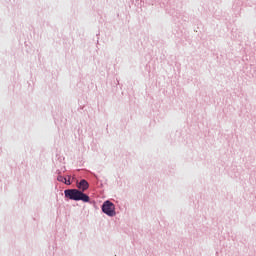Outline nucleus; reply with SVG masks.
<instances>
[{"label":"nucleus","mask_w":256,"mask_h":256,"mask_svg":"<svg viewBox=\"0 0 256 256\" xmlns=\"http://www.w3.org/2000/svg\"><path fill=\"white\" fill-rule=\"evenodd\" d=\"M57 181H60V183H65V185H71V181H67V178L63 176H58Z\"/></svg>","instance_id":"nucleus-4"},{"label":"nucleus","mask_w":256,"mask_h":256,"mask_svg":"<svg viewBox=\"0 0 256 256\" xmlns=\"http://www.w3.org/2000/svg\"><path fill=\"white\" fill-rule=\"evenodd\" d=\"M102 211L103 213L108 215V217H115V204H113V202L110 201H105L102 205Z\"/></svg>","instance_id":"nucleus-2"},{"label":"nucleus","mask_w":256,"mask_h":256,"mask_svg":"<svg viewBox=\"0 0 256 256\" xmlns=\"http://www.w3.org/2000/svg\"><path fill=\"white\" fill-rule=\"evenodd\" d=\"M65 197H68L72 201H83L84 203H89L90 200L87 194L77 189L65 190Z\"/></svg>","instance_id":"nucleus-1"},{"label":"nucleus","mask_w":256,"mask_h":256,"mask_svg":"<svg viewBox=\"0 0 256 256\" xmlns=\"http://www.w3.org/2000/svg\"><path fill=\"white\" fill-rule=\"evenodd\" d=\"M78 189H80V191H87L89 189V182H87V180L83 179L79 182L78 184Z\"/></svg>","instance_id":"nucleus-3"}]
</instances>
